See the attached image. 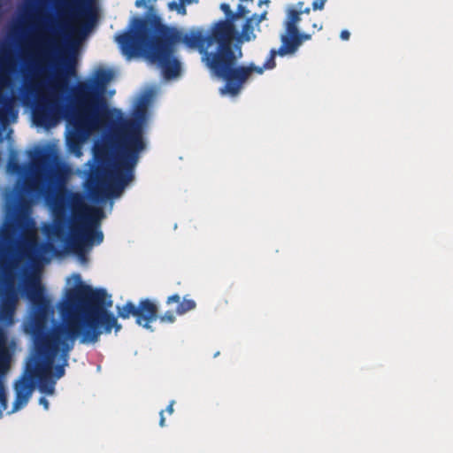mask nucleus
I'll return each instance as SVG.
<instances>
[{
	"mask_svg": "<svg viewBox=\"0 0 453 453\" xmlns=\"http://www.w3.org/2000/svg\"><path fill=\"white\" fill-rule=\"evenodd\" d=\"M310 7H303L301 11L288 9L284 20L285 33L281 35L279 54L280 57L294 55L300 46L306 41L311 39V34L301 33L297 25L301 21L302 14H309Z\"/></svg>",
	"mask_w": 453,
	"mask_h": 453,
	"instance_id": "8",
	"label": "nucleus"
},
{
	"mask_svg": "<svg viewBox=\"0 0 453 453\" xmlns=\"http://www.w3.org/2000/svg\"><path fill=\"white\" fill-rule=\"evenodd\" d=\"M263 3L268 4L269 0H263Z\"/></svg>",
	"mask_w": 453,
	"mask_h": 453,
	"instance_id": "29",
	"label": "nucleus"
},
{
	"mask_svg": "<svg viewBox=\"0 0 453 453\" xmlns=\"http://www.w3.org/2000/svg\"><path fill=\"white\" fill-rule=\"evenodd\" d=\"M39 403H40L41 405H42V406L44 407V409H46V410H48V409H49V404H50V403H49V401H48L45 397H43V396H42V397H41V398L39 399Z\"/></svg>",
	"mask_w": 453,
	"mask_h": 453,
	"instance_id": "22",
	"label": "nucleus"
},
{
	"mask_svg": "<svg viewBox=\"0 0 453 453\" xmlns=\"http://www.w3.org/2000/svg\"><path fill=\"white\" fill-rule=\"evenodd\" d=\"M230 27L227 21H218L208 34L202 27H192L187 32L169 27L157 16L135 17L127 31L116 36L121 53L131 59L144 57L156 64L166 79L180 75L181 66L175 57L176 45L182 43L203 55V61L211 73L224 81H234L245 73L243 68L233 69L235 51L229 45Z\"/></svg>",
	"mask_w": 453,
	"mask_h": 453,
	"instance_id": "3",
	"label": "nucleus"
},
{
	"mask_svg": "<svg viewBox=\"0 0 453 453\" xmlns=\"http://www.w3.org/2000/svg\"><path fill=\"white\" fill-rule=\"evenodd\" d=\"M114 119L111 137L94 147L96 165L90 168L88 189L96 200L117 197L134 178L140 153L145 150L142 124L139 119ZM104 123V125H105Z\"/></svg>",
	"mask_w": 453,
	"mask_h": 453,
	"instance_id": "4",
	"label": "nucleus"
},
{
	"mask_svg": "<svg viewBox=\"0 0 453 453\" xmlns=\"http://www.w3.org/2000/svg\"><path fill=\"white\" fill-rule=\"evenodd\" d=\"M266 12H264L261 15L257 16L256 14H254L253 16H255V19H254V22L256 24V26H258L260 24V22L262 20H264L266 17Z\"/></svg>",
	"mask_w": 453,
	"mask_h": 453,
	"instance_id": "20",
	"label": "nucleus"
},
{
	"mask_svg": "<svg viewBox=\"0 0 453 453\" xmlns=\"http://www.w3.org/2000/svg\"><path fill=\"white\" fill-rule=\"evenodd\" d=\"M172 303L177 304L175 308V313L177 315H183L192 310H195L196 307V303L195 300L188 299L187 296H184L181 300L180 295L178 294H173L167 297L166 304L170 305Z\"/></svg>",
	"mask_w": 453,
	"mask_h": 453,
	"instance_id": "12",
	"label": "nucleus"
},
{
	"mask_svg": "<svg viewBox=\"0 0 453 453\" xmlns=\"http://www.w3.org/2000/svg\"><path fill=\"white\" fill-rule=\"evenodd\" d=\"M303 5H304L303 2H298L296 4L295 8H293V9H294V11H301V10H303Z\"/></svg>",
	"mask_w": 453,
	"mask_h": 453,
	"instance_id": "27",
	"label": "nucleus"
},
{
	"mask_svg": "<svg viewBox=\"0 0 453 453\" xmlns=\"http://www.w3.org/2000/svg\"><path fill=\"white\" fill-rule=\"evenodd\" d=\"M59 18L66 17L77 25L81 35H87L97 20V8L93 0H60L57 4Z\"/></svg>",
	"mask_w": 453,
	"mask_h": 453,
	"instance_id": "7",
	"label": "nucleus"
},
{
	"mask_svg": "<svg viewBox=\"0 0 453 453\" xmlns=\"http://www.w3.org/2000/svg\"><path fill=\"white\" fill-rule=\"evenodd\" d=\"M51 204L55 216L51 234L62 239L65 237L68 226V250L81 260H86L87 248L104 241V234L98 228L104 211L89 207L83 194L71 192L63 185L56 189Z\"/></svg>",
	"mask_w": 453,
	"mask_h": 453,
	"instance_id": "5",
	"label": "nucleus"
},
{
	"mask_svg": "<svg viewBox=\"0 0 453 453\" xmlns=\"http://www.w3.org/2000/svg\"><path fill=\"white\" fill-rule=\"evenodd\" d=\"M249 13V10L242 4H239L237 6L236 12H233V15L230 19H221L220 21H227L230 27V35H229V45L232 46L233 40L238 35L237 29L234 25V21L238 18L245 17Z\"/></svg>",
	"mask_w": 453,
	"mask_h": 453,
	"instance_id": "14",
	"label": "nucleus"
},
{
	"mask_svg": "<svg viewBox=\"0 0 453 453\" xmlns=\"http://www.w3.org/2000/svg\"><path fill=\"white\" fill-rule=\"evenodd\" d=\"M33 220L25 214H18L12 225L2 234L0 244V266L12 268L19 261L34 262L42 254L53 252L50 242L39 243L31 232Z\"/></svg>",
	"mask_w": 453,
	"mask_h": 453,
	"instance_id": "6",
	"label": "nucleus"
},
{
	"mask_svg": "<svg viewBox=\"0 0 453 453\" xmlns=\"http://www.w3.org/2000/svg\"><path fill=\"white\" fill-rule=\"evenodd\" d=\"M220 9L224 12V13L226 15V19H230L231 16L233 15V12H232L229 4H221Z\"/></svg>",
	"mask_w": 453,
	"mask_h": 453,
	"instance_id": "18",
	"label": "nucleus"
},
{
	"mask_svg": "<svg viewBox=\"0 0 453 453\" xmlns=\"http://www.w3.org/2000/svg\"><path fill=\"white\" fill-rule=\"evenodd\" d=\"M17 303V294L12 281L6 286L1 296L0 319L5 322H12Z\"/></svg>",
	"mask_w": 453,
	"mask_h": 453,
	"instance_id": "11",
	"label": "nucleus"
},
{
	"mask_svg": "<svg viewBox=\"0 0 453 453\" xmlns=\"http://www.w3.org/2000/svg\"><path fill=\"white\" fill-rule=\"evenodd\" d=\"M161 322L173 323L175 321V316L173 311H167L164 315L159 317Z\"/></svg>",
	"mask_w": 453,
	"mask_h": 453,
	"instance_id": "16",
	"label": "nucleus"
},
{
	"mask_svg": "<svg viewBox=\"0 0 453 453\" xmlns=\"http://www.w3.org/2000/svg\"><path fill=\"white\" fill-rule=\"evenodd\" d=\"M349 36H350V34H349V32L348 30H342L341 32L340 37H341L342 40L347 41V40L349 39Z\"/></svg>",
	"mask_w": 453,
	"mask_h": 453,
	"instance_id": "21",
	"label": "nucleus"
},
{
	"mask_svg": "<svg viewBox=\"0 0 453 453\" xmlns=\"http://www.w3.org/2000/svg\"><path fill=\"white\" fill-rule=\"evenodd\" d=\"M159 415H160L159 426L163 427V426H165V418L164 417V411H161Z\"/></svg>",
	"mask_w": 453,
	"mask_h": 453,
	"instance_id": "26",
	"label": "nucleus"
},
{
	"mask_svg": "<svg viewBox=\"0 0 453 453\" xmlns=\"http://www.w3.org/2000/svg\"><path fill=\"white\" fill-rule=\"evenodd\" d=\"M173 404L174 401H172L165 409V411L170 415L173 413Z\"/></svg>",
	"mask_w": 453,
	"mask_h": 453,
	"instance_id": "25",
	"label": "nucleus"
},
{
	"mask_svg": "<svg viewBox=\"0 0 453 453\" xmlns=\"http://www.w3.org/2000/svg\"><path fill=\"white\" fill-rule=\"evenodd\" d=\"M38 49L36 72L29 79L24 76L19 89L22 104L33 103L32 115L37 126L52 127L65 118L71 127L68 142L73 149L80 148L103 124L113 123L115 118H121V111L109 109L102 96L113 78L112 71L99 68L93 81L78 82L73 90L71 105L66 107L60 93L67 86V78L76 73V58L73 53L62 55L61 68L44 83L36 77L43 70L42 64L50 60L56 53H61L59 33L52 27L50 35L40 40Z\"/></svg>",
	"mask_w": 453,
	"mask_h": 453,
	"instance_id": "2",
	"label": "nucleus"
},
{
	"mask_svg": "<svg viewBox=\"0 0 453 453\" xmlns=\"http://www.w3.org/2000/svg\"><path fill=\"white\" fill-rule=\"evenodd\" d=\"M59 26L62 27V19H59Z\"/></svg>",
	"mask_w": 453,
	"mask_h": 453,
	"instance_id": "30",
	"label": "nucleus"
},
{
	"mask_svg": "<svg viewBox=\"0 0 453 453\" xmlns=\"http://www.w3.org/2000/svg\"><path fill=\"white\" fill-rule=\"evenodd\" d=\"M26 187L29 191H34L37 188V181L35 179L34 180L26 182Z\"/></svg>",
	"mask_w": 453,
	"mask_h": 453,
	"instance_id": "19",
	"label": "nucleus"
},
{
	"mask_svg": "<svg viewBox=\"0 0 453 453\" xmlns=\"http://www.w3.org/2000/svg\"><path fill=\"white\" fill-rule=\"evenodd\" d=\"M322 27H323L322 24H317V23H313V24H312V28H313L314 30H318V31H319V30H321V29H322Z\"/></svg>",
	"mask_w": 453,
	"mask_h": 453,
	"instance_id": "28",
	"label": "nucleus"
},
{
	"mask_svg": "<svg viewBox=\"0 0 453 453\" xmlns=\"http://www.w3.org/2000/svg\"><path fill=\"white\" fill-rule=\"evenodd\" d=\"M31 162L36 176H39L50 166L51 156L47 150H40L31 156Z\"/></svg>",
	"mask_w": 453,
	"mask_h": 453,
	"instance_id": "13",
	"label": "nucleus"
},
{
	"mask_svg": "<svg viewBox=\"0 0 453 453\" xmlns=\"http://www.w3.org/2000/svg\"><path fill=\"white\" fill-rule=\"evenodd\" d=\"M9 166L12 170L18 172L20 169V165L17 162H10Z\"/></svg>",
	"mask_w": 453,
	"mask_h": 453,
	"instance_id": "24",
	"label": "nucleus"
},
{
	"mask_svg": "<svg viewBox=\"0 0 453 453\" xmlns=\"http://www.w3.org/2000/svg\"><path fill=\"white\" fill-rule=\"evenodd\" d=\"M155 0H136L135 5L137 7L146 6L148 2H154Z\"/></svg>",
	"mask_w": 453,
	"mask_h": 453,
	"instance_id": "23",
	"label": "nucleus"
},
{
	"mask_svg": "<svg viewBox=\"0 0 453 453\" xmlns=\"http://www.w3.org/2000/svg\"><path fill=\"white\" fill-rule=\"evenodd\" d=\"M118 317L122 319H127L130 316L135 318L136 324L151 330L150 323L157 318V307L150 299H142L138 305L132 302H127L122 306H117Z\"/></svg>",
	"mask_w": 453,
	"mask_h": 453,
	"instance_id": "10",
	"label": "nucleus"
},
{
	"mask_svg": "<svg viewBox=\"0 0 453 453\" xmlns=\"http://www.w3.org/2000/svg\"><path fill=\"white\" fill-rule=\"evenodd\" d=\"M279 51H280V48L277 50L274 49L271 50L270 55L267 58L266 61L264 63L263 66H257L253 63H250L247 65H238V60L242 56V50H241V49H239L238 52L237 53L235 52V61H234L233 69L234 70V69L243 68L245 71L244 72L245 73L240 80L234 81L232 82V85L230 88H229V84H228L229 80L224 79L225 84L220 88V93L222 95L227 94L231 96H236L237 95H239V93L243 88L245 83L250 79V77L253 73L262 74L264 73V70L273 69L275 67V65H276L275 57L277 54L280 55Z\"/></svg>",
	"mask_w": 453,
	"mask_h": 453,
	"instance_id": "9",
	"label": "nucleus"
},
{
	"mask_svg": "<svg viewBox=\"0 0 453 453\" xmlns=\"http://www.w3.org/2000/svg\"><path fill=\"white\" fill-rule=\"evenodd\" d=\"M326 0H314L311 4L313 11H321L324 9Z\"/></svg>",
	"mask_w": 453,
	"mask_h": 453,
	"instance_id": "17",
	"label": "nucleus"
},
{
	"mask_svg": "<svg viewBox=\"0 0 453 453\" xmlns=\"http://www.w3.org/2000/svg\"><path fill=\"white\" fill-rule=\"evenodd\" d=\"M255 16H251L248 18L245 23L242 26V32L240 35L241 40L244 42H250L256 38V35L254 34V22Z\"/></svg>",
	"mask_w": 453,
	"mask_h": 453,
	"instance_id": "15",
	"label": "nucleus"
},
{
	"mask_svg": "<svg viewBox=\"0 0 453 453\" xmlns=\"http://www.w3.org/2000/svg\"><path fill=\"white\" fill-rule=\"evenodd\" d=\"M24 292L35 312L32 334L35 357L14 383L13 411L28 403L36 384L40 392L54 393L56 381L65 375L69 353L77 338L82 344L96 343L101 334H111L112 329L118 333L122 328L117 317L109 311L112 300L104 288L93 289L88 285H81L68 289L65 326L52 330L48 329L43 321L50 302L40 278L28 279Z\"/></svg>",
	"mask_w": 453,
	"mask_h": 453,
	"instance_id": "1",
	"label": "nucleus"
}]
</instances>
